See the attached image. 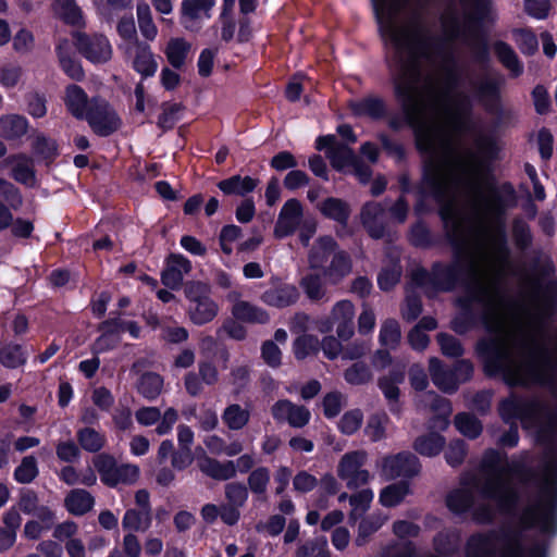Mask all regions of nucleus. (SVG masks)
I'll return each mask as SVG.
<instances>
[{"instance_id":"obj_1","label":"nucleus","mask_w":557,"mask_h":557,"mask_svg":"<svg viewBox=\"0 0 557 557\" xmlns=\"http://www.w3.org/2000/svg\"><path fill=\"white\" fill-rule=\"evenodd\" d=\"M377 30L384 45L393 48L384 61L391 74L393 92L400 103L403 116L388 120V127L400 131L405 125L413 132L414 147L421 156L428 157L422 164L421 181L414 187L418 195V210L428 198L441 203L448 198V187L442 175L437 153V129L423 122L421 103L416 97V84L420 79L422 60L431 52L440 54L444 49V39L433 36L421 24L398 26L395 22L399 10L397 0H371Z\"/></svg>"},{"instance_id":"obj_2","label":"nucleus","mask_w":557,"mask_h":557,"mask_svg":"<svg viewBox=\"0 0 557 557\" xmlns=\"http://www.w3.org/2000/svg\"><path fill=\"white\" fill-rule=\"evenodd\" d=\"M441 205L438 215L443 222L446 240L453 248L454 259L450 263L434 261L430 270L420 265L410 274L412 284L423 289L428 298H433L438 293H450L458 286L475 280L476 276L474 264L463 256L467 240L459 214L446 200Z\"/></svg>"},{"instance_id":"obj_3","label":"nucleus","mask_w":557,"mask_h":557,"mask_svg":"<svg viewBox=\"0 0 557 557\" xmlns=\"http://www.w3.org/2000/svg\"><path fill=\"white\" fill-rule=\"evenodd\" d=\"M476 147L481 154L479 165L484 171V183L488 191L487 210L499 224L502 246L507 250L504 216L507 209L517 205V193L510 182L498 185L493 174L491 164L498 158L500 150L496 138L492 135L480 136L476 139Z\"/></svg>"},{"instance_id":"obj_4","label":"nucleus","mask_w":557,"mask_h":557,"mask_svg":"<svg viewBox=\"0 0 557 557\" xmlns=\"http://www.w3.org/2000/svg\"><path fill=\"white\" fill-rule=\"evenodd\" d=\"M498 541L505 544L500 557H525L522 532L511 528L471 534L465 547L466 557H496L495 543ZM528 557H546V548L533 545L528 549Z\"/></svg>"},{"instance_id":"obj_5","label":"nucleus","mask_w":557,"mask_h":557,"mask_svg":"<svg viewBox=\"0 0 557 557\" xmlns=\"http://www.w3.org/2000/svg\"><path fill=\"white\" fill-rule=\"evenodd\" d=\"M456 306L459 311L450 322V327L456 334L465 335L479 326L493 332L496 311L486 288L481 285L469 288L466 296L457 298Z\"/></svg>"},{"instance_id":"obj_6","label":"nucleus","mask_w":557,"mask_h":557,"mask_svg":"<svg viewBox=\"0 0 557 557\" xmlns=\"http://www.w3.org/2000/svg\"><path fill=\"white\" fill-rule=\"evenodd\" d=\"M492 0H472V11L466 17V33L470 38V48L474 63L486 70L491 64V47L485 24H493Z\"/></svg>"},{"instance_id":"obj_7","label":"nucleus","mask_w":557,"mask_h":557,"mask_svg":"<svg viewBox=\"0 0 557 557\" xmlns=\"http://www.w3.org/2000/svg\"><path fill=\"white\" fill-rule=\"evenodd\" d=\"M475 354L481 359L487 377L502 375L509 387L527 385V381L509 364L510 355L498 338H480L475 344Z\"/></svg>"},{"instance_id":"obj_8","label":"nucleus","mask_w":557,"mask_h":557,"mask_svg":"<svg viewBox=\"0 0 557 557\" xmlns=\"http://www.w3.org/2000/svg\"><path fill=\"white\" fill-rule=\"evenodd\" d=\"M498 413L507 424L516 420H520L523 424H537L546 417L557 424V416L550 414L548 404L536 396L512 395L504 398L499 403Z\"/></svg>"},{"instance_id":"obj_9","label":"nucleus","mask_w":557,"mask_h":557,"mask_svg":"<svg viewBox=\"0 0 557 557\" xmlns=\"http://www.w3.org/2000/svg\"><path fill=\"white\" fill-rule=\"evenodd\" d=\"M99 137H108L122 125L121 117L111 104L101 97H92L89 111L83 119Z\"/></svg>"},{"instance_id":"obj_10","label":"nucleus","mask_w":557,"mask_h":557,"mask_svg":"<svg viewBox=\"0 0 557 557\" xmlns=\"http://www.w3.org/2000/svg\"><path fill=\"white\" fill-rule=\"evenodd\" d=\"M421 469L420 459L409 450H401L382 458L381 472L386 480L401 478L409 481L419 475Z\"/></svg>"},{"instance_id":"obj_11","label":"nucleus","mask_w":557,"mask_h":557,"mask_svg":"<svg viewBox=\"0 0 557 557\" xmlns=\"http://www.w3.org/2000/svg\"><path fill=\"white\" fill-rule=\"evenodd\" d=\"M483 498L494 500L500 512L513 513L520 503L518 490L502 478L488 479L480 488Z\"/></svg>"},{"instance_id":"obj_12","label":"nucleus","mask_w":557,"mask_h":557,"mask_svg":"<svg viewBox=\"0 0 557 557\" xmlns=\"http://www.w3.org/2000/svg\"><path fill=\"white\" fill-rule=\"evenodd\" d=\"M505 78L502 74L486 76L474 85V97L485 111L492 115L503 114V85Z\"/></svg>"},{"instance_id":"obj_13","label":"nucleus","mask_w":557,"mask_h":557,"mask_svg":"<svg viewBox=\"0 0 557 557\" xmlns=\"http://www.w3.org/2000/svg\"><path fill=\"white\" fill-rule=\"evenodd\" d=\"M74 39L77 51L91 63H106L111 59L112 48L104 35L76 33Z\"/></svg>"},{"instance_id":"obj_14","label":"nucleus","mask_w":557,"mask_h":557,"mask_svg":"<svg viewBox=\"0 0 557 557\" xmlns=\"http://www.w3.org/2000/svg\"><path fill=\"white\" fill-rule=\"evenodd\" d=\"M314 147L319 151H325L332 168L338 172L347 166H351L358 157L352 148L345 143L337 141L336 136L333 134L319 136L315 139Z\"/></svg>"},{"instance_id":"obj_15","label":"nucleus","mask_w":557,"mask_h":557,"mask_svg":"<svg viewBox=\"0 0 557 557\" xmlns=\"http://www.w3.org/2000/svg\"><path fill=\"white\" fill-rule=\"evenodd\" d=\"M406 379V364L404 362H396L389 369L386 375H382L377 379V387L382 392L383 396L389 405L392 413L399 412L398 406L400 398L399 384H403Z\"/></svg>"},{"instance_id":"obj_16","label":"nucleus","mask_w":557,"mask_h":557,"mask_svg":"<svg viewBox=\"0 0 557 557\" xmlns=\"http://www.w3.org/2000/svg\"><path fill=\"white\" fill-rule=\"evenodd\" d=\"M193 269L191 262L182 253H170L161 272V283L171 290H178L184 281V274Z\"/></svg>"},{"instance_id":"obj_17","label":"nucleus","mask_w":557,"mask_h":557,"mask_svg":"<svg viewBox=\"0 0 557 557\" xmlns=\"http://www.w3.org/2000/svg\"><path fill=\"white\" fill-rule=\"evenodd\" d=\"M505 459V454L503 455L498 450L490 448L484 453L483 465L485 468L493 471L515 474L525 482L535 481L537 479V473L522 461H512L511 463H507L506 468H500Z\"/></svg>"},{"instance_id":"obj_18","label":"nucleus","mask_w":557,"mask_h":557,"mask_svg":"<svg viewBox=\"0 0 557 557\" xmlns=\"http://www.w3.org/2000/svg\"><path fill=\"white\" fill-rule=\"evenodd\" d=\"M321 215L336 222L342 228H346L351 215V207L348 201L338 197H326L317 205Z\"/></svg>"},{"instance_id":"obj_19","label":"nucleus","mask_w":557,"mask_h":557,"mask_svg":"<svg viewBox=\"0 0 557 557\" xmlns=\"http://www.w3.org/2000/svg\"><path fill=\"white\" fill-rule=\"evenodd\" d=\"M429 372L433 384L445 394H454L459 388L453 368L447 367L437 357L429 359Z\"/></svg>"},{"instance_id":"obj_20","label":"nucleus","mask_w":557,"mask_h":557,"mask_svg":"<svg viewBox=\"0 0 557 557\" xmlns=\"http://www.w3.org/2000/svg\"><path fill=\"white\" fill-rule=\"evenodd\" d=\"M216 0H183L181 3V24L187 30H198L197 21L201 17V12L210 17L209 11L215 5Z\"/></svg>"},{"instance_id":"obj_21","label":"nucleus","mask_w":557,"mask_h":557,"mask_svg":"<svg viewBox=\"0 0 557 557\" xmlns=\"http://www.w3.org/2000/svg\"><path fill=\"white\" fill-rule=\"evenodd\" d=\"M352 114L358 117H369L381 121L387 117L388 109L385 100L379 96H367L349 104Z\"/></svg>"},{"instance_id":"obj_22","label":"nucleus","mask_w":557,"mask_h":557,"mask_svg":"<svg viewBox=\"0 0 557 557\" xmlns=\"http://www.w3.org/2000/svg\"><path fill=\"white\" fill-rule=\"evenodd\" d=\"M472 102L467 95L459 94L449 112V122L456 133H465L471 129Z\"/></svg>"},{"instance_id":"obj_23","label":"nucleus","mask_w":557,"mask_h":557,"mask_svg":"<svg viewBox=\"0 0 557 557\" xmlns=\"http://www.w3.org/2000/svg\"><path fill=\"white\" fill-rule=\"evenodd\" d=\"M91 103L87 92L83 87L76 84H70L65 88L64 104L67 112L77 120H83Z\"/></svg>"},{"instance_id":"obj_24","label":"nucleus","mask_w":557,"mask_h":557,"mask_svg":"<svg viewBox=\"0 0 557 557\" xmlns=\"http://www.w3.org/2000/svg\"><path fill=\"white\" fill-rule=\"evenodd\" d=\"M299 299L298 288L288 283H280L277 286L265 290L262 300L272 307L286 308L296 304Z\"/></svg>"},{"instance_id":"obj_25","label":"nucleus","mask_w":557,"mask_h":557,"mask_svg":"<svg viewBox=\"0 0 557 557\" xmlns=\"http://www.w3.org/2000/svg\"><path fill=\"white\" fill-rule=\"evenodd\" d=\"M492 47L497 61L509 71L510 77L518 78L523 74V63L508 42L496 40L493 42Z\"/></svg>"},{"instance_id":"obj_26","label":"nucleus","mask_w":557,"mask_h":557,"mask_svg":"<svg viewBox=\"0 0 557 557\" xmlns=\"http://www.w3.org/2000/svg\"><path fill=\"white\" fill-rule=\"evenodd\" d=\"M198 467L205 475L216 481H227L236 476V467L233 460L221 462L215 458L203 456L199 460Z\"/></svg>"},{"instance_id":"obj_27","label":"nucleus","mask_w":557,"mask_h":557,"mask_svg":"<svg viewBox=\"0 0 557 557\" xmlns=\"http://www.w3.org/2000/svg\"><path fill=\"white\" fill-rule=\"evenodd\" d=\"M259 184V180L251 176H240L239 174L230 176L218 182L216 187L226 196L245 197L252 193Z\"/></svg>"},{"instance_id":"obj_28","label":"nucleus","mask_w":557,"mask_h":557,"mask_svg":"<svg viewBox=\"0 0 557 557\" xmlns=\"http://www.w3.org/2000/svg\"><path fill=\"white\" fill-rule=\"evenodd\" d=\"M539 317L546 321L554 318L557 312V282L550 281L545 285H539Z\"/></svg>"},{"instance_id":"obj_29","label":"nucleus","mask_w":557,"mask_h":557,"mask_svg":"<svg viewBox=\"0 0 557 557\" xmlns=\"http://www.w3.org/2000/svg\"><path fill=\"white\" fill-rule=\"evenodd\" d=\"M333 315L341 317L336 327L337 336L341 341H348L355 333L354 327V305L349 300H339L333 308Z\"/></svg>"},{"instance_id":"obj_30","label":"nucleus","mask_w":557,"mask_h":557,"mask_svg":"<svg viewBox=\"0 0 557 557\" xmlns=\"http://www.w3.org/2000/svg\"><path fill=\"white\" fill-rule=\"evenodd\" d=\"M318 248L309 252L308 260L309 267L312 270H322L324 274L325 263L330 256L337 249V242L330 235L321 236L317 240Z\"/></svg>"},{"instance_id":"obj_31","label":"nucleus","mask_w":557,"mask_h":557,"mask_svg":"<svg viewBox=\"0 0 557 557\" xmlns=\"http://www.w3.org/2000/svg\"><path fill=\"white\" fill-rule=\"evenodd\" d=\"M94 505V496L84 488L72 490L64 499L66 510L76 517H81L89 512Z\"/></svg>"},{"instance_id":"obj_32","label":"nucleus","mask_w":557,"mask_h":557,"mask_svg":"<svg viewBox=\"0 0 557 557\" xmlns=\"http://www.w3.org/2000/svg\"><path fill=\"white\" fill-rule=\"evenodd\" d=\"M474 494L469 488H455L450 491L445 498V504L448 510L455 516H462L474 506Z\"/></svg>"},{"instance_id":"obj_33","label":"nucleus","mask_w":557,"mask_h":557,"mask_svg":"<svg viewBox=\"0 0 557 557\" xmlns=\"http://www.w3.org/2000/svg\"><path fill=\"white\" fill-rule=\"evenodd\" d=\"M446 444L445 437L434 431L419 435L412 443V448L423 457H435L442 453Z\"/></svg>"},{"instance_id":"obj_34","label":"nucleus","mask_w":557,"mask_h":557,"mask_svg":"<svg viewBox=\"0 0 557 557\" xmlns=\"http://www.w3.org/2000/svg\"><path fill=\"white\" fill-rule=\"evenodd\" d=\"M133 69L140 74L143 78L152 77L156 74L158 63L148 44H137L136 53L133 59Z\"/></svg>"},{"instance_id":"obj_35","label":"nucleus","mask_w":557,"mask_h":557,"mask_svg":"<svg viewBox=\"0 0 557 557\" xmlns=\"http://www.w3.org/2000/svg\"><path fill=\"white\" fill-rule=\"evenodd\" d=\"M233 317L240 322L267 324L270 321L269 313L248 301L240 300L232 308Z\"/></svg>"},{"instance_id":"obj_36","label":"nucleus","mask_w":557,"mask_h":557,"mask_svg":"<svg viewBox=\"0 0 557 557\" xmlns=\"http://www.w3.org/2000/svg\"><path fill=\"white\" fill-rule=\"evenodd\" d=\"M332 255L330 264L324 268V276L336 284L350 273L352 262L349 253L345 250L334 251Z\"/></svg>"},{"instance_id":"obj_37","label":"nucleus","mask_w":557,"mask_h":557,"mask_svg":"<svg viewBox=\"0 0 557 557\" xmlns=\"http://www.w3.org/2000/svg\"><path fill=\"white\" fill-rule=\"evenodd\" d=\"M407 237L414 248L430 249L438 245V240L423 220H418L410 226Z\"/></svg>"},{"instance_id":"obj_38","label":"nucleus","mask_w":557,"mask_h":557,"mask_svg":"<svg viewBox=\"0 0 557 557\" xmlns=\"http://www.w3.org/2000/svg\"><path fill=\"white\" fill-rule=\"evenodd\" d=\"M218 312L219 306L210 295L190 305L188 309L189 319L196 325H203L211 322L218 315Z\"/></svg>"},{"instance_id":"obj_39","label":"nucleus","mask_w":557,"mask_h":557,"mask_svg":"<svg viewBox=\"0 0 557 557\" xmlns=\"http://www.w3.org/2000/svg\"><path fill=\"white\" fill-rule=\"evenodd\" d=\"M410 492L409 481L400 480L383 487L379 495V502L386 508H393L398 506Z\"/></svg>"},{"instance_id":"obj_40","label":"nucleus","mask_w":557,"mask_h":557,"mask_svg":"<svg viewBox=\"0 0 557 557\" xmlns=\"http://www.w3.org/2000/svg\"><path fill=\"white\" fill-rule=\"evenodd\" d=\"M53 11L55 16L66 25L81 26L84 24L83 11L76 0H55Z\"/></svg>"},{"instance_id":"obj_41","label":"nucleus","mask_w":557,"mask_h":557,"mask_svg":"<svg viewBox=\"0 0 557 557\" xmlns=\"http://www.w3.org/2000/svg\"><path fill=\"white\" fill-rule=\"evenodd\" d=\"M27 362V352L21 344L1 343L0 363L7 369H17Z\"/></svg>"},{"instance_id":"obj_42","label":"nucleus","mask_w":557,"mask_h":557,"mask_svg":"<svg viewBox=\"0 0 557 557\" xmlns=\"http://www.w3.org/2000/svg\"><path fill=\"white\" fill-rule=\"evenodd\" d=\"M28 121L25 116L12 114L0 117V136L5 139H18L27 133Z\"/></svg>"},{"instance_id":"obj_43","label":"nucleus","mask_w":557,"mask_h":557,"mask_svg":"<svg viewBox=\"0 0 557 557\" xmlns=\"http://www.w3.org/2000/svg\"><path fill=\"white\" fill-rule=\"evenodd\" d=\"M152 523V513L141 511L135 508H129L125 511L122 519V527L124 530L133 532H146Z\"/></svg>"},{"instance_id":"obj_44","label":"nucleus","mask_w":557,"mask_h":557,"mask_svg":"<svg viewBox=\"0 0 557 557\" xmlns=\"http://www.w3.org/2000/svg\"><path fill=\"white\" fill-rule=\"evenodd\" d=\"M367 461V453L364 450H354L346 453L341 458L337 466V475L342 480H347L352 476L354 473L362 468Z\"/></svg>"},{"instance_id":"obj_45","label":"nucleus","mask_w":557,"mask_h":557,"mask_svg":"<svg viewBox=\"0 0 557 557\" xmlns=\"http://www.w3.org/2000/svg\"><path fill=\"white\" fill-rule=\"evenodd\" d=\"M457 431L469 440L478 438L483 431V424L479 418L470 412H459L454 418Z\"/></svg>"},{"instance_id":"obj_46","label":"nucleus","mask_w":557,"mask_h":557,"mask_svg":"<svg viewBox=\"0 0 557 557\" xmlns=\"http://www.w3.org/2000/svg\"><path fill=\"white\" fill-rule=\"evenodd\" d=\"M190 44L184 38H171L165 48L168 62L175 69L181 70L187 59Z\"/></svg>"},{"instance_id":"obj_47","label":"nucleus","mask_w":557,"mask_h":557,"mask_svg":"<svg viewBox=\"0 0 557 557\" xmlns=\"http://www.w3.org/2000/svg\"><path fill=\"white\" fill-rule=\"evenodd\" d=\"M76 438L82 449L94 454L100 451L107 443L104 434L89 426L79 429L76 432Z\"/></svg>"},{"instance_id":"obj_48","label":"nucleus","mask_w":557,"mask_h":557,"mask_svg":"<svg viewBox=\"0 0 557 557\" xmlns=\"http://www.w3.org/2000/svg\"><path fill=\"white\" fill-rule=\"evenodd\" d=\"M163 377L156 372H145L138 380L137 391L148 400H154L162 391Z\"/></svg>"},{"instance_id":"obj_49","label":"nucleus","mask_w":557,"mask_h":557,"mask_svg":"<svg viewBox=\"0 0 557 557\" xmlns=\"http://www.w3.org/2000/svg\"><path fill=\"white\" fill-rule=\"evenodd\" d=\"M345 382L352 386L367 385L373 380V372L364 361H356L344 370Z\"/></svg>"},{"instance_id":"obj_50","label":"nucleus","mask_w":557,"mask_h":557,"mask_svg":"<svg viewBox=\"0 0 557 557\" xmlns=\"http://www.w3.org/2000/svg\"><path fill=\"white\" fill-rule=\"evenodd\" d=\"M250 419V412L243 409L238 404L228 405L222 414L223 422L232 431L242 430L247 425Z\"/></svg>"},{"instance_id":"obj_51","label":"nucleus","mask_w":557,"mask_h":557,"mask_svg":"<svg viewBox=\"0 0 557 557\" xmlns=\"http://www.w3.org/2000/svg\"><path fill=\"white\" fill-rule=\"evenodd\" d=\"M429 394L433 396L431 409L438 412V414L432 419V426H438L441 430H445L449 424L448 417L453 410L451 403L449 399L436 394L435 392H429Z\"/></svg>"},{"instance_id":"obj_52","label":"nucleus","mask_w":557,"mask_h":557,"mask_svg":"<svg viewBox=\"0 0 557 557\" xmlns=\"http://www.w3.org/2000/svg\"><path fill=\"white\" fill-rule=\"evenodd\" d=\"M162 112L160 113L157 126L163 132H169L174 128L176 123L180 121V112L184 110V106L181 102H163Z\"/></svg>"},{"instance_id":"obj_53","label":"nucleus","mask_w":557,"mask_h":557,"mask_svg":"<svg viewBox=\"0 0 557 557\" xmlns=\"http://www.w3.org/2000/svg\"><path fill=\"white\" fill-rule=\"evenodd\" d=\"M320 351V341L313 334H304L294 341V355L298 360H304L309 356H315Z\"/></svg>"},{"instance_id":"obj_54","label":"nucleus","mask_w":557,"mask_h":557,"mask_svg":"<svg viewBox=\"0 0 557 557\" xmlns=\"http://www.w3.org/2000/svg\"><path fill=\"white\" fill-rule=\"evenodd\" d=\"M300 287L302 288L306 296L311 301H320L325 297L326 290L323 287L322 278L320 274L317 273H308L301 277L299 282Z\"/></svg>"},{"instance_id":"obj_55","label":"nucleus","mask_w":557,"mask_h":557,"mask_svg":"<svg viewBox=\"0 0 557 557\" xmlns=\"http://www.w3.org/2000/svg\"><path fill=\"white\" fill-rule=\"evenodd\" d=\"M401 338L400 325L395 319H386L380 330L379 342L381 346L395 349Z\"/></svg>"},{"instance_id":"obj_56","label":"nucleus","mask_w":557,"mask_h":557,"mask_svg":"<svg viewBox=\"0 0 557 557\" xmlns=\"http://www.w3.org/2000/svg\"><path fill=\"white\" fill-rule=\"evenodd\" d=\"M512 34L522 54L528 57L535 54L539 50V40L531 28H516Z\"/></svg>"},{"instance_id":"obj_57","label":"nucleus","mask_w":557,"mask_h":557,"mask_svg":"<svg viewBox=\"0 0 557 557\" xmlns=\"http://www.w3.org/2000/svg\"><path fill=\"white\" fill-rule=\"evenodd\" d=\"M39 474L37 460L33 455L25 456L21 463L15 468L13 476L17 483L29 484Z\"/></svg>"},{"instance_id":"obj_58","label":"nucleus","mask_w":557,"mask_h":557,"mask_svg":"<svg viewBox=\"0 0 557 557\" xmlns=\"http://www.w3.org/2000/svg\"><path fill=\"white\" fill-rule=\"evenodd\" d=\"M137 20L141 35L148 40H153L158 29L152 21L150 7L145 1L137 3Z\"/></svg>"},{"instance_id":"obj_59","label":"nucleus","mask_w":557,"mask_h":557,"mask_svg":"<svg viewBox=\"0 0 557 557\" xmlns=\"http://www.w3.org/2000/svg\"><path fill=\"white\" fill-rule=\"evenodd\" d=\"M436 341L445 357L460 358L465 352L461 342L451 334L441 332L436 335Z\"/></svg>"},{"instance_id":"obj_60","label":"nucleus","mask_w":557,"mask_h":557,"mask_svg":"<svg viewBox=\"0 0 557 557\" xmlns=\"http://www.w3.org/2000/svg\"><path fill=\"white\" fill-rule=\"evenodd\" d=\"M362 422H363V413H362L361 409L356 408V409L346 411L342 416V418L337 424V428L342 434L350 436V435L355 434L361 428Z\"/></svg>"},{"instance_id":"obj_61","label":"nucleus","mask_w":557,"mask_h":557,"mask_svg":"<svg viewBox=\"0 0 557 557\" xmlns=\"http://www.w3.org/2000/svg\"><path fill=\"white\" fill-rule=\"evenodd\" d=\"M512 238L515 245L520 250L528 249L533 242L530 225L522 219L516 218L512 221Z\"/></svg>"},{"instance_id":"obj_62","label":"nucleus","mask_w":557,"mask_h":557,"mask_svg":"<svg viewBox=\"0 0 557 557\" xmlns=\"http://www.w3.org/2000/svg\"><path fill=\"white\" fill-rule=\"evenodd\" d=\"M33 152L46 162H52L58 156V145L45 135H39L33 143Z\"/></svg>"},{"instance_id":"obj_63","label":"nucleus","mask_w":557,"mask_h":557,"mask_svg":"<svg viewBox=\"0 0 557 557\" xmlns=\"http://www.w3.org/2000/svg\"><path fill=\"white\" fill-rule=\"evenodd\" d=\"M270 482V470L267 467L253 469L247 479L248 488L256 495H263Z\"/></svg>"},{"instance_id":"obj_64","label":"nucleus","mask_w":557,"mask_h":557,"mask_svg":"<svg viewBox=\"0 0 557 557\" xmlns=\"http://www.w3.org/2000/svg\"><path fill=\"white\" fill-rule=\"evenodd\" d=\"M382 522L379 518L366 517L361 519L358 525V533L355 539L357 546H363L368 543L371 535H373L380 528Z\"/></svg>"}]
</instances>
